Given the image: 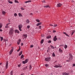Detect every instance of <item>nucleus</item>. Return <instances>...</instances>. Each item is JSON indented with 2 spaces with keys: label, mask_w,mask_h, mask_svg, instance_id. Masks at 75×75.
I'll list each match as a JSON object with an SVG mask.
<instances>
[{
  "label": "nucleus",
  "mask_w": 75,
  "mask_h": 75,
  "mask_svg": "<svg viewBox=\"0 0 75 75\" xmlns=\"http://www.w3.org/2000/svg\"><path fill=\"white\" fill-rule=\"evenodd\" d=\"M14 33V30H13V28H11L10 29L9 34L10 35H13V33Z\"/></svg>",
  "instance_id": "nucleus-1"
},
{
  "label": "nucleus",
  "mask_w": 75,
  "mask_h": 75,
  "mask_svg": "<svg viewBox=\"0 0 75 75\" xmlns=\"http://www.w3.org/2000/svg\"><path fill=\"white\" fill-rule=\"evenodd\" d=\"M72 59V55L71 54H69V60L66 61L67 62H69Z\"/></svg>",
  "instance_id": "nucleus-2"
},
{
  "label": "nucleus",
  "mask_w": 75,
  "mask_h": 75,
  "mask_svg": "<svg viewBox=\"0 0 75 75\" xmlns=\"http://www.w3.org/2000/svg\"><path fill=\"white\" fill-rule=\"evenodd\" d=\"M54 68H61L62 67V66H60V64H58V65H57L56 64H54Z\"/></svg>",
  "instance_id": "nucleus-3"
},
{
  "label": "nucleus",
  "mask_w": 75,
  "mask_h": 75,
  "mask_svg": "<svg viewBox=\"0 0 75 75\" xmlns=\"http://www.w3.org/2000/svg\"><path fill=\"white\" fill-rule=\"evenodd\" d=\"M18 27L19 28V30L20 31H21L22 30H21V28L23 27V25L21 24H20L18 25Z\"/></svg>",
  "instance_id": "nucleus-4"
},
{
  "label": "nucleus",
  "mask_w": 75,
  "mask_h": 75,
  "mask_svg": "<svg viewBox=\"0 0 75 75\" xmlns=\"http://www.w3.org/2000/svg\"><path fill=\"white\" fill-rule=\"evenodd\" d=\"M45 61H47V62L50 61V57H47L45 58Z\"/></svg>",
  "instance_id": "nucleus-5"
},
{
  "label": "nucleus",
  "mask_w": 75,
  "mask_h": 75,
  "mask_svg": "<svg viewBox=\"0 0 75 75\" xmlns=\"http://www.w3.org/2000/svg\"><path fill=\"white\" fill-rule=\"evenodd\" d=\"M62 4H61L60 3H59L57 4V7H60L61 6H62Z\"/></svg>",
  "instance_id": "nucleus-6"
},
{
  "label": "nucleus",
  "mask_w": 75,
  "mask_h": 75,
  "mask_svg": "<svg viewBox=\"0 0 75 75\" xmlns=\"http://www.w3.org/2000/svg\"><path fill=\"white\" fill-rule=\"evenodd\" d=\"M28 59H26L25 61H23L22 63L24 64H26L28 62Z\"/></svg>",
  "instance_id": "nucleus-7"
},
{
  "label": "nucleus",
  "mask_w": 75,
  "mask_h": 75,
  "mask_svg": "<svg viewBox=\"0 0 75 75\" xmlns=\"http://www.w3.org/2000/svg\"><path fill=\"white\" fill-rule=\"evenodd\" d=\"M13 50H14V49H13V48H12L9 52V55H11V54H12V52H13Z\"/></svg>",
  "instance_id": "nucleus-8"
},
{
  "label": "nucleus",
  "mask_w": 75,
  "mask_h": 75,
  "mask_svg": "<svg viewBox=\"0 0 75 75\" xmlns=\"http://www.w3.org/2000/svg\"><path fill=\"white\" fill-rule=\"evenodd\" d=\"M6 69H7L8 68V62L7 61L6 65Z\"/></svg>",
  "instance_id": "nucleus-9"
},
{
  "label": "nucleus",
  "mask_w": 75,
  "mask_h": 75,
  "mask_svg": "<svg viewBox=\"0 0 75 75\" xmlns=\"http://www.w3.org/2000/svg\"><path fill=\"white\" fill-rule=\"evenodd\" d=\"M57 40V36H55L54 38V41H56Z\"/></svg>",
  "instance_id": "nucleus-10"
},
{
  "label": "nucleus",
  "mask_w": 75,
  "mask_h": 75,
  "mask_svg": "<svg viewBox=\"0 0 75 75\" xmlns=\"http://www.w3.org/2000/svg\"><path fill=\"white\" fill-rule=\"evenodd\" d=\"M63 75H69V73H63Z\"/></svg>",
  "instance_id": "nucleus-11"
},
{
  "label": "nucleus",
  "mask_w": 75,
  "mask_h": 75,
  "mask_svg": "<svg viewBox=\"0 0 75 75\" xmlns=\"http://www.w3.org/2000/svg\"><path fill=\"white\" fill-rule=\"evenodd\" d=\"M20 42H21V40L20 39L17 42V44H18V45H19V44H20Z\"/></svg>",
  "instance_id": "nucleus-12"
},
{
  "label": "nucleus",
  "mask_w": 75,
  "mask_h": 75,
  "mask_svg": "<svg viewBox=\"0 0 75 75\" xmlns=\"http://www.w3.org/2000/svg\"><path fill=\"white\" fill-rule=\"evenodd\" d=\"M23 37H24V38H27V35H23Z\"/></svg>",
  "instance_id": "nucleus-13"
},
{
  "label": "nucleus",
  "mask_w": 75,
  "mask_h": 75,
  "mask_svg": "<svg viewBox=\"0 0 75 75\" xmlns=\"http://www.w3.org/2000/svg\"><path fill=\"white\" fill-rule=\"evenodd\" d=\"M41 24H42V23L40 22V23H38L36 25L37 26H38L39 25H41Z\"/></svg>",
  "instance_id": "nucleus-14"
},
{
  "label": "nucleus",
  "mask_w": 75,
  "mask_h": 75,
  "mask_svg": "<svg viewBox=\"0 0 75 75\" xmlns=\"http://www.w3.org/2000/svg\"><path fill=\"white\" fill-rule=\"evenodd\" d=\"M8 3H10V4H13V2L11 1H10V0H8Z\"/></svg>",
  "instance_id": "nucleus-15"
},
{
  "label": "nucleus",
  "mask_w": 75,
  "mask_h": 75,
  "mask_svg": "<svg viewBox=\"0 0 75 75\" xmlns=\"http://www.w3.org/2000/svg\"><path fill=\"white\" fill-rule=\"evenodd\" d=\"M9 23H8V24H7L5 26V28H8L9 27V26H8V25H9Z\"/></svg>",
  "instance_id": "nucleus-16"
},
{
  "label": "nucleus",
  "mask_w": 75,
  "mask_h": 75,
  "mask_svg": "<svg viewBox=\"0 0 75 75\" xmlns=\"http://www.w3.org/2000/svg\"><path fill=\"white\" fill-rule=\"evenodd\" d=\"M20 33V32H19V31L17 30H15V33Z\"/></svg>",
  "instance_id": "nucleus-17"
},
{
  "label": "nucleus",
  "mask_w": 75,
  "mask_h": 75,
  "mask_svg": "<svg viewBox=\"0 0 75 75\" xmlns=\"http://www.w3.org/2000/svg\"><path fill=\"white\" fill-rule=\"evenodd\" d=\"M44 7H46V8H48V7H49V8L50 7V6H49V5H45V6H44Z\"/></svg>",
  "instance_id": "nucleus-18"
},
{
  "label": "nucleus",
  "mask_w": 75,
  "mask_h": 75,
  "mask_svg": "<svg viewBox=\"0 0 75 75\" xmlns=\"http://www.w3.org/2000/svg\"><path fill=\"white\" fill-rule=\"evenodd\" d=\"M59 51L61 53H62V52L63 51L62 50H61V48H59Z\"/></svg>",
  "instance_id": "nucleus-19"
},
{
  "label": "nucleus",
  "mask_w": 75,
  "mask_h": 75,
  "mask_svg": "<svg viewBox=\"0 0 75 75\" xmlns=\"http://www.w3.org/2000/svg\"><path fill=\"white\" fill-rule=\"evenodd\" d=\"M63 33L64 34H65L67 35V36L68 37H69V36L68 35V34L66 33L63 32Z\"/></svg>",
  "instance_id": "nucleus-20"
},
{
  "label": "nucleus",
  "mask_w": 75,
  "mask_h": 75,
  "mask_svg": "<svg viewBox=\"0 0 75 75\" xmlns=\"http://www.w3.org/2000/svg\"><path fill=\"white\" fill-rule=\"evenodd\" d=\"M23 52V51H21L20 53L19 54V56H20V55H21L22 54V53Z\"/></svg>",
  "instance_id": "nucleus-21"
},
{
  "label": "nucleus",
  "mask_w": 75,
  "mask_h": 75,
  "mask_svg": "<svg viewBox=\"0 0 75 75\" xmlns=\"http://www.w3.org/2000/svg\"><path fill=\"white\" fill-rule=\"evenodd\" d=\"M2 14H4H4H6V12L4 11H2Z\"/></svg>",
  "instance_id": "nucleus-22"
},
{
  "label": "nucleus",
  "mask_w": 75,
  "mask_h": 75,
  "mask_svg": "<svg viewBox=\"0 0 75 75\" xmlns=\"http://www.w3.org/2000/svg\"><path fill=\"white\" fill-rule=\"evenodd\" d=\"M26 22L27 23H30V20L28 19H27L26 20Z\"/></svg>",
  "instance_id": "nucleus-23"
},
{
  "label": "nucleus",
  "mask_w": 75,
  "mask_h": 75,
  "mask_svg": "<svg viewBox=\"0 0 75 75\" xmlns=\"http://www.w3.org/2000/svg\"><path fill=\"white\" fill-rule=\"evenodd\" d=\"M3 26V24L1 23H0V28H1V27Z\"/></svg>",
  "instance_id": "nucleus-24"
},
{
  "label": "nucleus",
  "mask_w": 75,
  "mask_h": 75,
  "mask_svg": "<svg viewBox=\"0 0 75 75\" xmlns=\"http://www.w3.org/2000/svg\"><path fill=\"white\" fill-rule=\"evenodd\" d=\"M31 0H29L27 1H25V3H29V2H31Z\"/></svg>",
  "instance_id": "nucleus-25"
},
{
  "label": "nucleus",
  "mask_w": 75,
  "mask_h": 75,
  "mask_svg": "<svg viewBox=\"0 0 75 75\" xmlns=\"http://www.w3.org/2000/svg\"><path fill=\"white\" fill-rule=\"evenodd\" d=\"M0 38L1 39V41H2L3 40V37H0Z\"/></svg>",
  "instance_id": "nucleus-26"
},
{
  "label": "nucleus",
  "mask_w": 75,
  "mask_h": 75,
  "mask_svg": "<svg viewBox=\"0 0 75 75\" xmlns=\"http://www.w3.org/2000/svg\"><path fill=\"white\" fill-rule=\"evenodd\" d=\"M18 14L19 17H22V15L21 14V13H19Z\"/></svg>",
  "instance_id": "nucleus-27"
},
{
  "label": "nucleus",
  "mask_w": 75,
  "mask_h": 75,
  "mask_svg": "<svg viewBox=\"0 0 75 75\" xmlns=\"http://www.w3.org/2000/svg\"><path fill=\"white\" fill-rule=\"evenodd\" d=\"M43 41H44V40L43 39L40 42V43H41V44H43Z\"/></svg>",
  "instance_id": "nucleus-28"
},
{
  "label": "nucleus",
  "mask_w": 75,
  "mask_h": 75,
  "mask_svg": "<svg viewBox=\"0 0 75 75\" xmlns=\"http://www.w3.org/2000/svg\"><path fill=\"white\" fill-rule=\"evenodd\" d=\"M24 58V55L23 54H22L21 56V59H22V58Z\"/></svg>",
  "instance_id": "nucleus-29"
},
{
  "label": "nucleus",
  "mask_w": 75,
  "mask_h": 75,
  "mask_svg": "<svg viewBox=\"0 0 75 75\" xmlns=\"http://www.w3.org/2000/svg\"><path fill=\"white\" fill-rule=\"evenodd\" d=\"M74 33H75V31L74 30H73L71 33V35H72L74 34Z\"/></svg>",
  "instance_id": "nucleus-30"
},
{
  "label": "nucleus",
  "mask_w": 75,
  "mask_h": 75,
  "mask_svg": "<svg viewBox=\"0 0 75 75\" xmlns=\"http://www.w3.org/2000/svg\"><path fill=\"white\" fill-rule=\"evenodd\" d=\"M64 48H65V49H66V48H67V45H64Z\"/></svg>",
  "instance_id": "nucleus-31"
},
{
  "label": "nucleus",
  "mask_w": 75,
  "mask_h": 75,
  "mask_svg": "<svg viewBox=\"0 0 75 75\" xmlns=\"http://www.w3.org/2000/svg\"><path fill=\"white\" fill-rule=\"evenodd\" d=\"M15 3H18V1L17 0H15Z\"/></svg>",
  "instance_id": "nucleus-32"
},
{
  "label": "nucleus",
  "mask_w": 75,
  "mask_h": 75,
  "mask_svg": "<svg viewBox=\"0 0 75 75\" xmlns=\"http://www.w3.org/2000/svg\"><path fill=\"white\" fill-rule=\"evenodd\" d=\"M49 65H48V64H46L45 65V67H48Z\"/></svg>",
  "instance_id": "nucleus-33"
},
{
  "label": "nucleus",
  "mask_w": 75,
  "mask_h": 75,
  "mask_svg": "<svg viewBox=\"0 0 75 75\" xmlns=\"http://www.w3.org/2000/svg\"><path fill=\"white\" fill-rule=\"evenodd\" d=\"M36 21L37 22H38V23H39V22H40V20H39V19H36Z\"/></svg>",
  "instance_id": "nucleus-34"
},
{
  "label": "nucleus",
  "mask_w": 75,
  "mask_h": 75,
  "mask_svg": "<svg viewBox=\"0 0 75 75\" xmlns=\"http://www.w3.org/2000/svg\"><path fill=\"white\" fill-rule=\"evenodd\" d=\"M14 16L15 17H16V16H17V14L16 13H15L14 14Z\"/></svg>",
  "instance_id": "nucleus-35"
},
{
  "label": "nucleus",
  "mask_w": 75,
  "mask_h": 75,
  "mask_svg": "<svg viewBox=\"0 0 75 75\" xmlns=\"http://www.w3.org/2000/svg\"><path fill=\"white\" fill-rule=\"evenodd\" d=\"M27 66H26L25 67L23 68V70H24V69H27Z\"/></svg>",
  "instance_id": "nucleus-36"
},
{
  "label": "nucleus",
  "mask_w": 75,
  "mask_h": 75,
  "mask_svg": "<svg viewBox=\"0 0 75 75\" xmlns=\"http://www.w3.org/2000/svg\"><path fill=\"white\" fill-rule=\"evenodd\" d=\"M50 47H51V48H52L53 49H54V46L51 45Z\"/></svg>",
  "instance_id": "nucleus-37"
},
{
  "label": "nucleus",
  "mask_w": 75,
  "mask_h": 75,
  "mask_svg": "<svg viewBox=\"0 0 75 75\" xmlns=\"http://www.w3.org/2000/svg\"><path fill=\"white\" fill-rule=\"evenodd\" d=\"M52 55L53 57H55V53H54L52 54Z\"/></svg>",
  "instance_id": "nucleus-38"
},
{
  "label": "nucleus",
  "mask_w": 75,
  "mask_h": 75,
  "mask_svg": "<svg viewBox=\"0 0 75 75\" xmlns=\"http://www.w3.org/2000/svg\"><path fill=\"white\" fill-rule=\"evenodd\" d=\"M32 68V67H31V65H30V67H29L30 69H31Z\"/></svg>",
  "instance_id": "nucleus-39"
},
{
  "label": "nucleus",
  "mask_w": 75,
  "mask_h": 75,
  "mask_svg": "<svg viewBox=\"0 0 75 75\" xmlns=\"http://www.w3.org/2000/svg\"><path fill=\"white\" fill-rule=\"evenodd\" d=\"M13 71H11L10 72L11 75H13Z\"/></svg>",
  "instance_id": "nucleus-40"
},
{
  "label": "nucleus",
  "mask_w": 75,
  "mask_h": 75,
  "mask_svg": "<svg viewBox=\"0 0 75 75\" xmlns=\"http://www.w3.org/2000/svg\"><path fill=\"white\" fill-rule=\"evenodd\" d=\"M57 24H54L53 25V27H57Z\"/></svg>",
  "instance_id": "nucleus-41"
},
{
  "label": "nucleus",
  "mask_w": 75,
  "mask_h": 75,
  "mask_svg": "<svg viewBox=\"0 0 75 75\" xmlns=\"http://www.w3.org/2000/svg\"><path fill=\"white\" fill-rule=\"evenodd\" d=\"M47 38H51V36H47L46 37Z\"/></svg>",
  "instance_id": "nucleus-42"
},
{
  "label": "nucleus",
  "mask_w": 75,
  "mask_h": 75,
  "mask_svg": "<svg viewBox=\"0 0 75 75\" xmlns=\"http://www.w3.org/2000/svg\"><path fill=\"white\" fill-rule=\"evenodd\" d=\"M30 25L27 26V28H30Z\"/></svg>",
  "instance_id": "nucleus-43"
},
{
  "label": "nucleus",
  "mask_w": 75,
  "mask_h": 75,
  "mask_svg": "<svg viewBox=\"0 0 75 75\" xmlns=\"http://www.w3.org/2000/svg\"><path fill=\"white\" fill-rule=\"evenodd\" d=\"M8 41V40H6V39L4 40V41H5V42H6V41L7 42Z\"/></svg>",
  "instance_id": "nucleus-44"
},
{
  "label": "nucleus",
  "mask_w": 75,
  "mask_h": 75,
  "mask_svg": "<svg viewBox=\"0 0 75 75\" xmlns=\"http://www.w3.org/2000/svg\"><path fill=\"white\" fill-rule=\"evenodd\" d=\"M33 45H31L30 46V48H33Z\"/></svg>",
  "instance_id": "nucleus-45"
},
{
  "label": "nucleus",
  "mask_w": 75,
  "mask_h": 75,
  "mask_svg": "<svg viewBox=\"0 0 75 75\" xmlns=\"http://www.w3.org/2000/svg\"><path fill=\"white\" fill-rule=\"evenodd\" d=\"M48 43H51V40H49L48 42Z\"/></svg>",
  "instance_id": "nucleus-46"
},
{
  "label": "nucleus",
  "mask_w": 75,
  "mask_h": 75,
  "mask_svg": "<svg viewBox=\"0 0 75 75\" xmlns=\"http://www.w3.org/2000/svg\"><path fill=\"white\" fill-rule=\"evenodd\" d=\"M21 10H24V8H23V7L21 8Z\"/></svg>",
  "instance_id": "nucleus-47"
},
{
  "label": "nucleus",
  "mask_w": 75,
  "mask_h": 75,
  "mask_svg": "<svg viewBox=\"0 0 75 75\" xmlns=\"http://www.w3.org/2000/svg\"><path fill=\"white\" fill-rule=\"evenodd\" d=\"M50 26H52V27H53V26H54V25H52L51 24H50Z\"/></svg>",
  "instance_id": "nucleus-48"
},
{
  "label": "nucleus",
  "mask_w": 75,
  "mask_h": 75,
  "mask_svg": "<svg viewBox=\"0 0 75 75\" xmlns=\"http://www.w3.org/2000/svg\"><path fill=\"white\" fill-rule=\"evenodd\" d=\"M21 48H19V49L17 51L18 52V51H20V50Z\"/></svg>",
  "instance_id": "nucleus-49"
},
{
  "label": "nucleus",
  "mask_w": 75,
  "mask_h": 75,
  "mask_svg": "<svg viewBox=\"0 0 75 75\" xmlns=\"http://www.w3.org/2000/svg\"><path fill=\"white\" fill-rule=\"evenodd\" d=\"M42 2H43V3H45V0H43V1H42Z\"/></svg>",
  "instance_id": "nucleus-50"
},
{
  "label": "nucleus",
  "mask_w": 75,
  "mask_h": 75,
  "mask_svg": "<svg viewBox=\"0 0 75 75\" xmlns=\"http://www.w3.org/2000/svg\"><path fill=\"white\" fill-rule=\"evenodd\" d=\"M23 43H21V46H23Z\"/></svg>",
  "instance_id": "nucleus-51"
},
{
  "label": "nucleus",
  "mask_w": 75,
  "mask_h": 75,
  "mask_svg": "<svg viewBox=\"0 0 75 75\" xmlns=\"http://www.w3.org/2000/svg\"><path fill=\"white\" fill-rule=\"evenodd\" d=\"M21 66V65L20 64H19V65H18V67H20Z\"/></svg>",
  "instance_id": "nucleus-52"
},
{
  "label": "nucleus",
  "mask_w": 75,
  "mask_h": 75,
  "mask_svg": "<svg viewBox=\"0 0 75 75\" xmlns=\"http://www.w3.org/2000/svg\"><path fill=\"white\" fill-rule=\"evenodd\" d=\"M55 32H56V31L55 30H53V33H55Z\"/></svg>",
  "instance_id": "nucleus-53"
},
{
  "label": "nucleus",
  "mask_w": 75,
  "mask_h": 75,
  "mask_svg": "<svg viewBox=\"0 0 75 75\" xmlns=\"http://www.w3.org/2000/svg\"><path fill=\"white\" fill-rule=\"evenodd\" d=\"M39 27V28H40L41 27V26H40Z\"/></svg>",
  "instance_id": "nucleus-54"
},
{
  "label": "nucleus",
  "mask_w": 75,
  "mask_h": 75,
  "mask_svg": "<svg viewBox=\"0 0 75 75\" xmlns=\"http://www.w3.org/2000/svg\"><path fill=\"white\" fill-rule=\"evenodd\" d=\"M73 66H74V67H75V64H73Z\"/></svg>",
  "instance_id": "nucleus-55"
},
{
  "label": "nucleus",
  "mask_w": 75,
  "mask_h": 75,
  "mask_svg": "<svg viewBox=\"0 0 75 75\" xmlns=\"http://www.w3.org/2000/svg\"><path fill=\"white\" fill-rule=\"evenodd\" d=\"M2 30L1 29H0V31H2Z\"/></svg>",
  "instance_id": "nucleus-56"
},
{
  "label": "nucleus",
  "mask_w": 75,
  "mask_h": 75,
  "mask_svg": "<svg viewBox=\"0 0 75 75\" xmlns=\"http://www.w3.org/2000/svg\"><path fill=\"white\" fill-rule=\"evenodd\" d=\"M30 14L31 15H33V13H31Z\"/></svg>",
  "instance_id": "nucleus-57"
},
{
  "label": "nucleus",
  "mask_w": 75,
  "mask_h": 75,
  "mask_svg": "<svg viewBox=\"0 0 75 75\" xmlns=\"http://www.w3.org/2000/svg\"><path fill=\"white\" fill-rule=\"evenodd\" d=\"M71 73H72L73 72V71H71Z\"/></svg>",
  "instance_id": "nucleus-58"
},
{
  "label": "nucleus",
  "mask_w": 75,
  "mask_h": 75,
  "mask_svg": "<svg viewBox=\"0 0 75 75\" xmlns=\"http://www.w3.org/2000/svg\"><path fill=\"white\" fill-rule=\"evenodd\" d=\"M41 36H42V37H44V35L43 36L42 35Z\"/></svg>",
  "instance_id": "nucleus-59"
},
{
  "label": "nucleus",
  "mask_w": 75,
  "mask_h": 75,
  "mask_svg": "<svg viewBox=\"0 0 75 75\" xmlns=\"http://www.w3.org/2000/svg\"><path fill=\"white\" fill-rule=\"evenodd\" d=\"M1 65V63H0V65Z\"/></svg>",
  "instance_id": "nucleus-60"
},
{
  "label": "nucleus",
  "mask_w": 75,
  "mask_h": 75,
  "mask_svg": "<svg viewBox=\"0 0 75 75\" xmlns=\"http://www.w3.org/2000/svg\"><path fill=\"white\" fill-rule=\"evenodd\" d=\"M21 75H23V74H22Z\"/></svg>",
  "instance_id": "nucleus-61"
},
{
  "label": "nucleus",
  "mask_w": 75,
  "mask_h": 75,
  "mask_svg": "<svg viewBox=\"0 0 75 75\" xmlns=\"http://www.w3.org/2000/svg\"><path fill=\"white\" fill-rule=\"evenodd\" d=\"M4 73V72H3V73Z\"/></svg>",
  "instance_id": "nucleus-62"
}]
</instances>
